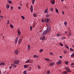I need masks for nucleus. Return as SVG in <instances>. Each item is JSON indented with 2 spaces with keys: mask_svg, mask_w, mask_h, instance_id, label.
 Masks as SVG:
<instances>
[{
  "mask_svg": "<svg viewBox=\"0 0 74 74\" xmlns=\"http://www.w3.org/2000/svg\"><path fill=\"white\" fill-rule=\"evenodd\" d=\"M47 33V32L46 31H44L42 37L40 38V40H45V37H46V34Z\"/></svg>",
  "mask_w": 74,
  "mask_h": 74,
  "instance_id": "nucleus-1",
  "label": "nucleus"
},
{
  "mask_svg": "<svg viewBox=\"0 0 74 74\" xmlns=\"http://www.w3.org/2000/svg\"><path fill=\"white\" fill-rule=\"evenodd\" d=\"M47 29L45 31H46L47 32V33H49V32H50V30H51L50 25H49V24H48L47 25Z\"/></svg>",
  "mask_w": 74,
  "mask_h": 74,
  "instance_id": "nucleus-2",
  "label": "nucleus"
},
{
  "mask_svg": "<svg viewBox=\"0 0 74 74\" xmlns=\"http://www.w3.org/2000/svg\"><path fill=\"white\" fill-rule=\"evenodd\" d=\"M64 69L66 70L67 71L70 72V73L71 72V71L70 70V69H69V68L68 67H66L64 68Z\"/></svg>",
  "mask_w": 74,
  "mask_h": 74,
  "instance_id": "nucleus-3",
  "label": "nucleus"
},
{
  "mask_svg": "<svg viewBox=\"0 0 74 74\" xmlns=\"http://www.w3.org/2000/svg\"><path fill=\"white\" fill-rule=\"evenodd\" d=\"M14 63L15 64H18L19 63V60H16L14 61Z\"/></svg>",
  "mask_w": 74,
  "mask_h": 74,
  "instance_id": "nucleus-4",
  "label": "nucleus"
},
{
  "mask_svg": "<svg viewBox=\"0 0 74 74\" xmlns=\"http://www.w3.org/2000/svg\"><path fill=\"white\" fill-rule=\"evenodd\" d=\"M14 52L16 55H18V53H19V51H18V50H16Z\"/></svg>",
  "mask_w": 74,
  "mask_h": 74,
  "instance_id": "nucleus-5",
  "label": "nucleus"
},
{
  "mask_svg": "<svg viewBox=\"0 0 74 74\" xmlns=\"http://www.w3.org/2000/svg\"><path fill=\"white\" fill-rule=\"evenodd\" d=\"M18 38H19V37H17L16 38L15 40V44H16L17 43V42H18Z\"/></svg>",
  "mask_w": 74,
  "mask_h": 74,
  "instance_id": "nucleus-6",
  "label": "nucleus"
},
{
  "mask_svg": "<svg viewBox=\"0 0 74 74\" xmlns=\"http://www.w3.org/2000/svg\"><path fill=\"white\" fill-rule=\"evenodd\" d=\"M49 18H46V19H45L44 21V22H46V23H48L49 22Z\"/></svg>",
  "mask_w": 74,
  "mask_h": 74,
  "instance_id": "nucleus-7",
  "label": "nucleus"
},
{
  "mask_svg": "<svg viewBox=\"0 0 74 74\" xmlns=\"http://www.w3.org/2000/svg\"><path fill=\"white\" fill-rule=\"evenodd\" d=\"M18 42L19 45H20L22 42V39H20L18 40Z\"/></svg>",
  "mask_w": 74,
  "mask_h": 74,
  "instance_id": "nucleus-8",
  "label": "nucleus"
},
{
  "mask_svg": "<svg viewBox=\"0 0 74 74\" xmlns=\"http://www.w3.org/2000/svg\"><path fill=\"white\" fill-rule=\"evenodd\" d=\"M62 63V61L61 60H60L58 62H57V64H58V65H59L60 64H61Z\"/></svg>",
  "mask_w": 74,
  "mask_h": 74,
  "instance_id": "nucleus-9",
  "label": "nucleus"
},
{
  "mask_svg": "<svg viewBox=\"0 0 74 74\" xmlns=\"http://www.w3.org/2000/svg\"><path fill=\"white\" fill-rule=\"evenodd\" d=\"M30 10H31V12H32V13L33 12V6H32V5L31 6Z\"/></svg>",
  "mask_w": 74,
  "mask_h": 74,
  "instance_id": "nucleus-10",
  "label": "nucleus"
},
{
  "mask_svg": "<svg viewBox=\"0 0 74 74\" xmlns=\"http://www.w3.org/2000/svg\"><path fill=\"white\" fill-rule=\"evenodd\" d=\"M55 3V0H52V1H51V3L52 4H54Z\"/></svg>",
  "mask_w": 74,
  "mask_h": 74,
  "instance_id": "nucleus-11",
  "label": "nucleus"
},
{
  "mask_svg": "<svg viewBox=\"0 0 74 74\" xmlns=\"http://www.w3.org/2000/svg\"><path fill=\"white\" fill-rule=\"evenodd\" d=\"M5 63L4 62H1L0 63V66H1V65H3V66H4L5 64Z\"/></svg>",
  "mask_w": 74,
  "mask_h": 74,
  "instance_id": "nucleus-12",
  "label": "nucleus"
},
{
  "mask_svg": "<svg viewBox=\"0 0 74 74\" xmlns=\"http://www.w3.org/2000/svg\"><path fill=\"white\" fill-rule=\"evenodd\" d=\"M55 64V63L52 62L50 63L49 64V66H53Z\"/></svg>",
  "mask_w": 74,
  "mask_h": 74,
  "instance_id": "nucleus-13",
  "label": "nucleus"
},
{
  "mask_svg": "<svg viewBox=\"0 0 74 74\" xmlns=\"http://www.w3.org/2000/svg\"><path fill=\"white\" fill-rule=\"evenodd\" d=\"M30 61L29 60H27L26 62H25V63H30Z\"/></svg>",
  "mask_w": 74,
  "mask_h": 74,
  "instance_id": "nucleus-14",
  "label": "nucleus"
},
{
  "mask_svg": "<svg viewBox=\"0 0 74 74\" xmlns=\"http://www.w3.org/2000/svg\"><path fill=\"white\" fill-rule=\"evenodd\" d=\"M28 67H29V66L26 65H25L24 66V68H25V69H26V68H27Z\"/></svg>",
  "mask_w": 74,
  "mask_h": 74,
  "instance_id": "nucleus-15",
  "label": "nucleus"
},
{
  "mask_svg": "<svg viewBox=\"0 0 74 74\" xmlns=\"http://www.w3.org/2000/svg\"><path fill=\"white\" fill-rule=\"evenodd\" d=\"M28 48V51H29L30 49V45H28L27 46Z\"/></svg>",
  "mask_w": 74,
  "mask_h": 74,
  "instance_id": "nucleus-16",
  "label": "nucleus"
},
{
  "mask_svg": "<svg viewBox=\"0 0 74 74\" xmlns=\"http://www.w3.org/2000/svg\"><path fill=\"white\" fill-rule=\"evenodd\" d=\"M45 60H47V61H48V62H49L50 60L49 59L47 58H45Z\"/></svg>",
  "mask_w": 74,
  "mask_h": 74,
  "instance_id": "nucleus-17",
  "label": "nucleus"
},
{
  "mask_svg": "<svg viewBox=\"0 0 74 74\" xmlns=\"http://www.w3.org/2000/svg\"><path fill=\"white\" fill-rule=\"evenodd\" d=\"M21 34V31H18V36H20Z\"/></svg>",
  "mask_w": 74,
  "mask_h": 74,
  "instance_id": "nucleus-18",
  "label": "nucleus"
},
{
  "mask_svg": "<svg viewBox=\"0 0 74 74\" xmlns=\"http://www.w3.org/2000/svg\"><path fill=\"white\" fill-rule=\"evenodd\" d=\"M55 11H56V13H58V12H59V10H58V9H57V8H56L55 9Z\"/></svg>",
  "mask_w": 74,
  "mask_h": 74,
  "instance_id": "nucleus-19",
  "label": "nucleus"
},
{
  "mask_svg": "<svg viewBox=\"0 0 74 74\" xmlns=\"http://www.w3.org/2000/svg\"><path fill=\"white\" fill-rule=\"evenodd\" d=\"M34 58H38V56H37L36 55H34L33 56Z\"/></svg>",
  "mask_w": 74,
  "mask_h": 74,
  "instance_id": "nucleus-20",
  "label": "nucleus"
},
{
  "mask_svg": "<svg viewBox=\"0 0 74 74\" xmlns=\"http://www.w3.org/2000/svg\"><path fill=\"white\" fill-rule=\"evenodd\" d=\"M67 22L65 21V22H64V24L65 26H67Z\"/></svg>",
  "mask_w": 74,
  "mask_h": 74,
  "instance_id": "nucleus-21",
  "label": "nucleus"
},
{
  "mask_svg": "<svg viewBox=\"0 0 74 74\" xmlns=\"http://www.w3.org/2000/svg\"><path fill=\"white\" fill-rule=\"evenodd\" d=\"M10 5H7L6 6L7 9H9V8H10Z\"/></svg>",
  "mask_w": 74,
  "mask_h": 74,
  "instance_id": "nucleus-22",
  "label": "nucleus"
},
{
  "mask_svg": "<svg viewBox=\"0 0 74 74\" xmlns=\"http://www.w3.org/2000/svg\"><path fill=\"white\" fill-rule=\"evenodd\" d=\"M63 74H67L68 72L66 71H64L63 72Z\"/></svg>",
  "mask_w": 74,
  "mask_h": 74,
  "instance_id": "nucleus-23",
  "label": "nucleus"
},
{
  "mask_svg": "<svg viewBox=\"0 0 74 74\" xmlns=\"http://www.w3.org/2000/svg\"><path fill=\"white\" fill-rule=\"evenodd\" d=\"M34 2H35V0H32V4H34Z\"/></svg>",
  "mask_w": 74,
  "mask_h": 74,
  "instance_id": "nucleus-24",
  "label": "nucleus"
},
{
  "mask_svg": "<svg viewBox=\"0 0 74 74\" xmlns=\"http://www.w3.org/2000/svg\"><path fill=\"white\" fill-rule=\"evenodd\" d=\"M65 47H66V48H67V49H69V47L68 46H67V45H65Z\"/></svg>",
  "mask_w": 74,
  "mask_h": 74,
  "instance_id": "nucleus-25",
  "label": "nucleus"
},
{
  "mask_svg": "<svg viewBox=\"0 0 74 74\" xmlns=\"http://www.w3.org/2000/svg\"><path fill=\"white\" fill-rule=\"evenodd\" d=\"M50 11L51 12H53V8H52L50 9Z\"/></svg>",
  "mask_w": 74,
  "mask_h": 74,
  "instance_id": "nucleus-26",
  "label": "nucleus"
},
{
  "mask_svg": "<svg viewBox=\"0 0 74 74\" xmlns=\"http://www.w3.org/2000/svg\"><path fill=\"white\" fill-rule=\"evenodd\" d=\"M10 26L11 28H14V26H13L12 25H10Z\"/></svg>",
  "mask_w": 74,
  "mask_h": 74,
  "instance_id": "nucleus-27",
  "label": "nucleus"
},
{
  "mask_svg": "<svg viewBox=\"0 0 74 74\" xmlns=\"http://www.w3.org/2000/svg\"><path fill=\"white\" fill-rule=\"evenodd\" d=\"M71 35H72V34H71V33H69L68 34V36H71Z\"/></svg>",
  "mask_w": 74,
  "mask_h": 74,
  "instance_id": "nucleus-28",
  "label": "nucleus"
},
{
  "mask_svg": "<svg viewBox=\"0 0 74 74\" xmlns=\"http://www.w3.org/2000/svg\"><path fill=\"white\" fill-rule=\"evenodd\" d=\"M71 57H73L74 56V53L72 54L71 56Z\"/></svg>",
  "mask_w": 74,
  "mask_h": 74,
  "instance_id": "nucleus-29",
  "label": "nucleus"
},
{
  "mask_svg": "<svg viewBox=\"0 0 74 74\" xmlns=\"http://www.w3.org/2000/svg\"><path fill=\"white\" fill-rule=\"evenodd\" d=\"M42 51H43V49H40V50H39V52H42Z\"/></svg>",
  "mask_w": 74,
  "mask_h": 74,
  "instance_id": "nucleus-30",
  "label": "nucleus"
},
{
  "mask_svg": "<svg viewBox=\"0 0 74 74\" xmlns=\"http://www.w3.org/2000/svg\"><path fill=\"white\" fill-rule=\"evenodd\" d=\"M70 51H71L72 52L74 51V50H73V49L71 48H70Z\"/></svg>",
  "mask_w": 74,
  "mask_h": 74,
  "instance_id": "nucleus-31",
  "label": "nucleus"
},
{
  "mask_svg": "<svg viewBox=\"0 0 74 74\" xmlns=\"http://www.w3.org/2000/svg\"><path fill=\"white\" fill-rule=\"evenodd\" d=\"M50 74V71H48L47 72V74Z\"/></svg>",
  "mask_w": 74,
  "mask_h": 74,
  "instance_id": "nucleus-32",
  "label": "nucleus"
},
{
  "mask_svg": "<svg viewBox=\"0 0 74 74\" xmlns=\"http://www.w3.org/2000/svg\"><path fill=\"white\" fill-rule=\"evenodd\" d=\"M60 46H61L62 47H63V44H62L61 43H60Z\"/></svg>",
  "mask_w": 74,
  "mask_h": 74,
  "instance_id": "nucleus-33",
  "label": "nucleus"
},
{
  "mask_svg": "<svg viewBox=\"0 0 74 74\" xmlns=\"http://www.w3.org/2000/svg\"><path fill=\"white\" fill-rule=\"evenodd\" d=\"M8 2L9 3H10V4H11L12 3V1H8Z\"/></svg>",
  "mask_w": 74,
  "mask_h": 74,
  "instance_id": "nucleus-34",
  "label": "nucleus"
},
{
  "mask_svg": "<svg viewBox=\"0 0 74 74\" xmlns=\"http://www.w3.org/2000/svg\"><path fill=\"white\" fill-rule=\"evenodd\" d=\"M21 17L22 18V19H25V17H24L23 16H21Z\"/></svg>",
  "mask_w": 74,
  "mask_h": 74,
  "instance_id": "nucleus-35",
  "label": "nucleus"
},
{
  "mask_svg": "<svg viewBox=\"0 0 74 74\" xmlns=\"http://www.w3.org/2000/svg\"><path fill=\"white\" fill-rule=\"evenodd\" d=\"M49 16H50L49 14H47L46 15V16L47 17H48Z\"/></svg>",
  "mask_w": 74,
  "mask_h": 74,
  "instance_id": "nucleus-36",
  "label": "nucleus"
},
{
  "mask_svg": "<svg viewBox=\"0 0 74 74\" xmlns=\"http://www.w3.org/2000/svg\"><path fill=\"white\" fill-rule=\"evenodd\" d=\"M48 11V9H47L46 10H45L44 12L45 13H46L47 12V11Z\"/></svg>",
  "mask_w": 74,
  "mask_h": 74,
  "instance_id": "nucleus-37",
  "label": "nucleus"
},
{
  "mask_svg": "<svg viewBox=\"0 0 74 74\" xmlns=\"http://www.w3.org/2000/svg\"><path fill=\"white\" fill-rule=\"evenodd\" d=\"M23 73L24 74H27V73L26 72V71H24Z\"/></svg>",
  "mask_w": 74,
  "mask_h": 74,
  "instance_id": "nucleus-38",
  "label": "nucleus"
},
{
  "mask_svg": "<svg viewBox=\"0 0 74 74\" xmlns=\"http://www.w3.org/2000/svg\"><path fill=\"white\" fill-rule=\"evenodd\" d=\"M30 30H32V27L31 26H30Z\"/></svg>",
  "mask_w": 74,
  "mask_h": 74,
  "instance_id": "nucleus-39",
  "label": "nucleus"
},
{
  "mask_svg": "<svg viewBox=\"0 0 74 74\" xmlns=\"http://www.w3.org/2000/svg\"><path fill=\"white\" fill-rule=\"evenodd\" d=\"M49 54L51 55H52L53 54V53H52V52H50V53Z\"/></svg>",
  "mask_w": 74,
  "mask_h": 74,
  "instance_id": "nucleus-40",
  "label": "nucleus"
},
{
  "mask_svg": "<svg viewBox=\"0 0 74 74\" xmlns=\"http://www.w3.org/2000/svg\"><path fill=\"white\" fill-rule=\"evenodd\" d=\"M0 18H1V19H2V18H3V16H1V15H0Z\"/></svg>",
  "mask_w": 74,
  "mask_h": 74,
  "instance_id": "nucleus-41",
  "label": "nucleus"
},
{
  "mask_svg": "<svg viewBox=\"0 0 74 74\" xmlns=\"http://www.w3.org/2000/svg\"><path fill=\"white\" fill-rule=\"evenodd\" d=\"M34 16V17H36V15L35 14H34L33 15Z\"/></svg>",
  "mask_w": 74,
  "mask_h": 74,
  "instance_id": "nucleus-42",
  "label": "nucleus"
},
{
  "mask_svg": "<svg viewBox=\"0 0 74 74\" xmlns=\"http://www.w3.org/2000/svg\"><path fill=\"white\" fill-rule=\"evenodd\" d=\"M7 23H8V24H9V23H10V21H9V20H8Z\"/></svg>",
  "mask_w": 74,
  "mask_h": 74,
  "instance_id": "nucleus-43",
  "label": "nucleus"
},
{
  "mask_svg": "<svg viewBox=\"0 0 74 74\" xmlns=\"http://www.w3.org/2000/svg\"><path fill=\"white\" fill-rule=\"evenodd\" d=\"M38 68L39 69H40L41 68V67L40 66H38Z\"/></svg>",
  "mask_w": 74,
  "mask_h": 74,
  "instance_id": "nucleus-44",
  "label": "nucleus"
},
{
  "mask_svg": "<svg viewBox=\"0 0 74 74\" xmlns=\"http://www.w3.org/2000/svg\"><path fill=\"white\" fill-rule=\"evenodd\" d=\"M59 57L60 58H61V59H62V58H63V57L62 56H59Z\"/></svg>",
  "mask_w": 74,
  "mask_h": 74,
  "instance_id": "nucleus-45",
  "label": "nucleus"
},
{
  "mask_svg": "<svg viewBox=\"0 0 74 74\" xmlns=\"http://www.w3.org/2000/svg\"><path fill=\"white\" fill-rule=\"evenodd\" d=\"M64 53H67V51H64Z\"/></svg>",
  "mask_w": 74,
  "mask_h": 74,
  "instance_id": "nucleus-46",
  "label": "nucleus"
},
{
  "mask_svg": "<svg viewBox=\"0 0 74 74\" xmlns=\"http://www.w3.org/2000/svg\"><path fill=\"white\" fill-rule=\"evenodd\" d=\"M10 69H12V67L11 66H10L9 67Z\"/></svg>",
  "mask_w": 74,
  "mask_h": 74,
  "instance_id": "nucleus-47",
  "label": "nucleus"
},
{
  "mask_svg": "<svg viewBox=\"0 0 74 74\" xmlns=\"http://www.w3.org/2000/svg\"><path fill=\"white\" fill-rule=\"evenodd\" d=\"M42 22H44V20H43V19H42Z\"/></svg>",
  "mask_w": 74,
  "mask_h": 74,
  "instance_id": "nucleus-48",
  "label": "nucleus"
},
{
  "mask_svg": "<svg viewBox=\"0 0 74 74\" xmlns=\"http://www.w3.org/2000/svg\"><path fill=\"white\" fill-rule=\"evenodd\" d=\"M71 66L74 65V63H72L71 64Z\"/></svg>",
  "mask_w": 74,
  "mask_h": 74,
  "instance_id": "nucleus-49",
  "label": "nucleus"
},
{
  "mask_svg": "<svg viewBox=\"0 0 74 74\" xmlns=\"http://www.w3.org/2000/svg\"><path fill=\"white\" fill-rule=\"evenodd\" d=\"M60 36V34H57V36Z\"/></svg>",
  "mask_w": 74,
  "mask_h": 74,
  "instance_id": "nucleus-50",
  "label": "nucleus"
},
{
  "mask_svg": "<svg viewBox=\"0 0 74 74\" xmlns=\"http://www.w3.org/2000/svg\"><path fill=\"white\" fill-rule=\"evenodd\" d=\"M65 64H68V62H66Z\"/></svg>",
  "mask_w": 74,
  "mask_h": 74,
  "instance_id": "nucleus-51",
  "label": "nucleus"
},
{
  "mask_svg": "<svg viewBox=\"0 0 74 74\" xmlns=\"http://www.w3.org/2000/svg\"><path fill=\"white\" fill-rule=\"evenodd\" d=\"M62 40H64V39H65V37H63V38H62Z\"/></svg>",
  "mask_w": 74,
  "mask_h": 74,
  "instance_id": "nucleus-52",
  "label": "nucleus"
},
{
  "mask_svg": "<svg viewBox=\"0 0 74 74\" xmlns=\"http://www.w3.org/2000/svg\"><path fill=\"white\" fill-rule=\"evenodd\" d=\"M62 14H64V12H62Z\"/></svg>",
  "mask_w": 74,
  "mask_h": 74,
  "instance_id": "nucleus-53",
  "label": "nucleus"
},
{
  "mask_svg": "<svg viewBox=\"0 0 74 74\" xmlns=\"http://www.w3.org/2000/svg\"><path fill=\"white\" fill-rule=\"evenodd\" d=\"M11 9L12 10V9H13V7H12V6L11 8Z\"/></svg>",
  "mask_w": 74,
  "mask_h": 74,
  "instance_id": "nucleus-54",
  "label": "nucleus"
},
{
  "mask_svg": "<svg viewBox=\"0 0 74 74\" xmlns=\"http://www.w3.org/2000/svg\"><path fill=\"white\" fill-rule=\"evenodd\" d=\"M18 9H21V7H20V6L18 7Z\"/></svg>",
  "mask_w": 74,
  "mask_h": 74,
  "instance_id": "nucleus-55",
  "label": "nucleus"
},
{
  "mask_svg": "<svg viewBox=\"0 0 74 74\" xmlns=\"http://www.w3.org/2000/svg\"><path fill=\"white\" fill-rule=\"evenodd\" d=\"M16 67V65H15L14 66V67Z\"/></svg>",
  "mask_w": 74,
  "mask_h": 74,
  "instance_id": "nucleus-56",
  "label": "nucleus"
},
{
  "mask_svg": "<svg viewBox=\"0 0 74 74\" xmlns=\"http://www.w3.org/2000/svg\"><path fill=\"white\" fill-rule=\"evenodd\" d=\"M35 27H36V26H35V25L33 26V27H34V28Z\"/></svg>",
  "mask_w": 74,
  "mask_h": 74,
  "instance_id": "nucleus-57",
  "label": "nucleus"
},
{
  "mask_svg": "<svg viewBox=\"0 0 74 74\" xmlns=\"http://www.w3.org/2000/svg\"><path fill=\"white\" fill-rule=\"evenodd\" d=\"M14 64H12V65H11V66H14Z\"/></svg>",
  "mask_w": 74,
  "mask_h": 74,
  "instance_id": "nucleus-58",
  "label": "nucleus"
},
{
  "mask_svg": "<svg viewBox=\"0 0 74 74\" xmlns=\"http://www.w3.org/2000/svg\"><path fill=\"white\" fill-rule=\"evenodd\" d=\"M65 33H67V32H65Z\"/></svg>",
  "mask_w": 74,
  "mask_h": 74,
  "instance_id": "nucleus-59",
  "label": "nucleus"
},
{
  "mask_svg": "<svg viewBox=\"0 0 74 74\" xmlns=\"http://www.w3.org/2000/svg\"><path fill=\"white\" fill-rule=\"evenodd\" d=\"M22 4H20V5H21V6H22Z\"/></svg>",
  "mask_w": 74,
  "mask_h": 74,
  "instance_id": "nucleus-60",
  "label": "nucleus"
},
{
  "mask_svg": "<svg viewBox=\"0 0 74 74\" xmlns=\"http://www.w3.org/2000/svg\"><path fill=\"white\" fill-rule=\"evenodd\" d=\"M1 71L0 70V74H1Z\"/></svg>",
  "mask_w": 74,
  "mask_h": 74,
  "instance_id": "nucleus-61",
  "label": "nucleus"
},
{
  "mask_svg": "<svg viewBox=\"0 0 74 74\" xmlns=\"http://www.w3.org/2000/svg\"><path fill=\"white\" fill-rule=\"evenodd\" d=\"M61 1H64V0H61Z\"/></svg>",
  "mask_w": 74,
  "mask_h": 74,
  "instance_id": "nucleus-62",
  "label": "nucleus"
},
{
  "mask_svg": "<svg viewBox=\"0 0 74 74\" xmlns=\"http://www.w3.org/2000/svg\"><path fill=\"white\" fill-rule=\"evenodd\" d=\"M69 33H71V32L70 31V32H69Z\"/></svg>",
  "mask_w": 74,
  "mask_h": 74,
  "instance_id": "nucleus-63",
  "label": "nucleus"
},
{
  "mask_svg": "<svg viewBox=\"0 0 74 74\" xmlns=\"http://www.w3.org/2000/svg\"><path fill=\"white\" fill-rule=\"evenodd\" d=\"M72 47H74V45L72 46Z\"/></svg>",
  "mask_w": 74,
  "mask_h": 74,
  "instance_id": "nucleus-64",
  "label": "nucleus"
}]
</instances>
